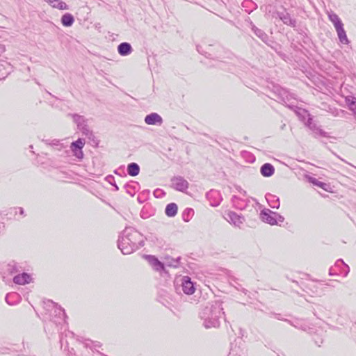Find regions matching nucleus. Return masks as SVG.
<instances>
[{
	"label": "nucleus",
	"mask_w": 356,
	"mask_h": 356,
	"mask_svg": "<svg viewBox=\"0 0 356 356\" xmlns=\"http://www.w3.org/2000/svg\"><path fill=\"white\" fill-rule=\"evenodd\" d=\"M73 121L76 124L77 127L80 131L88 138L93 137L92 131L90 129L87 124V120L82 115L78 114H70Z\"/></svg>",
	"instance_id": "obj_3"
},
{
	"label": "nucleus",
	"mask_w": 356,
	"mask_h": 356,
	"mask_svg": "<svg viewBox=\"0 0 356 356\" xmlns=\"http://www.w3.org/2000/svg\"><path fill=\"white\" fill-rule=\"evenodd\" d=\"M270 206L272 208H278L280 207L279 199H276L275 200H272V203H269Z\"/></svg>",
	"instance_id": "obj_25"
},
{
	"label": "nucleus",
	"mask_w": 356,
	"mask_h": 356,
	"mask_svg": "<svg viewBox=\"0 0 356 356\" xmlns=\"http://www.w3.org/2000/svg\"><path fill=\"white\" fill-rule=\"evenodd\" d=\"M270 197H271V198H273V199H274V198H275V197H274L273 195H269V197H267V198H266V199H267V200H268V202L270 201V199H269Z\"/></svg>",
	"instance_id": "obj_27"
},
{
	"label": "nucleus",
	"mask_w": 356,
	"mask_h": 356,
	"mask_svg": "<svg viewBox=\"0 0 356 356\" xmlns=\"http://www.w3.org/2000/svg\"><path fill=\"white\" fill-rule=\"evenodd\" d=\"M350 108L353 111L356 118V98L352 97L351 102L348 103Z\"/></svg>",
	"instance_id": "obj_24"
},
{
	"label": "nucleus",
	"mask_w": 356,
	"mask_h": 356,
	"mask_svg": "<svg viewBox=\"0 0 356 356\" xmlns=\"http://www.w3.org/2000/svg\"><path fill=\"white\" fill-rule=\"evenodd\" d=\"M309 182L312 183L313 184L317 186H319L322 188H324V186H325L326 184L325 183H323L320 181H318V179H316V178H314V177H309Z\"/></svg>",
	"instance_id": "obj_23"
},
{
	"label": "nucleus",
	"mask_w": 356,
	"mask_h": 356,
	"mask_svg": "<svg viewBox=\"0 0 356 356\" xmlns=\"http://www.w3.org/2000/svg\"><path fill=\"white\" fill-rule=\"evenodd\" d=\"M335 29L339 41L343 44H348L349 40L347 38L346 33L343 29V26L337 27Z\"/></svg>",
	"instance_id": "obj_16"
},
{
	"label": "nucleus",
	"mask_w": 356,
	"mask_h": 356,
	"mask_svg": "<svg viewBox=\"0 0 356 356\" xmlns=\"http://www.w3.org/2000/svg\"><path fill=\"white\" fill-rule=\"evenodd\" d=\"M280 221V222H283L284 221V218L280 216V214H278V216H277V222Z\"/></svg>",
	"instance_id": "obj_26"
},
{
	"label": "nucleus",
	"mask_w": 356,
	"mask_h": 356,
	"mask_svg": "<svg viewBox=\"0 0 356 356\" xmlns=\"http://www.w3.org/2000/svg\"><path fill=\"white\" fill-rule=\"evenodd\" d=\"M252 31L254 32L258 38H259L264 42L267 43V42L268 40V36L264 31L257 28L254 26H253V27H252Z\"/></svg>",
	"instance_id": "obj_22"
},
{
	"label": "nucleus",
	"mask_w": 356,
	"mask_h": 356,
	"mask_svg": "<svg viewBox=\"0 0 356 356\" xmlns=\"http://www.w3.org/2000/svg\"><path fill=\"white\" fill-rule=\"evenodd\" d=\"M145 122L149 125H154L156 124H161L163 120L159 114L152 113L145 118Z\"/></svg>",
	"instance_id": "obj_9"
},
{
	"label": "nucleus",
	"mask_w": 356,
	"mask_h": 356,
	"mask_svg": "<svg viewBox=\"0 0 356 356\" xmlns=\"http://www.w3.org/2000/svg\"><path fill=\"white\" fill-rule=\"evenodd\" d=\"M142 236L136 229L127 227L118 240V248L124 254H129L142 245Z\"/></svg>",
	"instance_id": "obj_1"
},
{
	"label": "nucleus",
	"mask_w": 356,
	"mask_h": 356,
	"mask_svg": "<svg viewBox=\"0 0 356 356\" xmlns=\"http://www.w3.org/2000/svg\"><path fill=\"white\" fill-rule=\"evenodd\" d=\"M227 220L235 226L239 227L241 224H243L244 218L235 212L229 211L227 213Z\"/></svg>",
	"instance_id": "obj_7"
},
{
	"label": "nucleus",
	"mask_w": 356,
	"mask_h": 356,
	"mask_svg": "<svg viewBox=\"0 0 356 356\" xmlns=\"http://www.w3.org/2000/svg\"><path fill=\"white\" fill-rule=\"evenodd\" d=\"M118 51L121 56H127L131 53L132 48L129 43L122 42L118 45Z\"/></svg>",
	"instance_id": "obj_13"
},
{
	"label": "nucleus",
	"mask_w": 356,
	"mask_h": 356,
	"mask_svg": "<svg viewBox=\"0 0 356 356\" xmlns=\"http://www.w3.org/2000/svg\"><path fill=\"white\" fill-rule=\"evenodd\" d=\"M328 18L332 22L335 29L337 27L343 26V24L342 23L341 20L340 19V18L339 17V16L337 14H335L334 13H329Z\"/></svg>",
	"instance_id": "obj_20"
},
{
	"label": "nucleus",
	"mask_w": 356,
	"mask_h": 356,
	"mask_svg": "<svg viewBox=\"0 0 356 356\" xmlns=\"http://www.w3.org/2000/svg\"><path fill=\"white\" fill-rule=\"evenodd\" d=\"M51 7L59 10H67L68 6L60 0H44Z\"/></svg>",
	"instance_id": "obj_15"
},
{
	"label": "nucleus",
	"mask_w": 356,
	"mask_h": 356,
	"mask_svg": "<svg viewBox=\"0 0 356 356\" xmlns=\"http://www.w3.org/2000/svg\"><path fill=\"white\" fill-rule=\"evenodd\" d=\"M277 15L284 24L290 26L291 27H296V20L295 19L291 18L289 13H277Z\"/></svg>",
	"instance_id": "obj_10"
},
{
	"label": "nucleus",
	"mask_w": 356,
	"mask_h": 356,
	"mask_svg": "<svg viewBox=\"0 0 356 356\" xmlns=\"http://www.w3.org/2000/svg\"><path fill=\"white\" fill-rule=\"evenodd\" d=\"M20 214H23L24 213V210L22 208H20Z\"/></svg>",
	"instance_id": "obj_29"
},
{
	"label": "nucleus",
	"mask_w": 356,
	"mask_h": 356,
	"mask_svg": "<svg viewBox=\"0 0 356 356\" xmlns=\"http://www.w3.org/2000/svg\"><path fill=\"white\" fill-rule=\"evenodd\" d=\"M125 187L128 189V188L129 187V184H127V185H126V186H125ZM127 192H128L129 193H131V192H130V191H129L128 190H127Z\"/></svg>",
	"instance_id": "obj_30"
},
{
	"label": "nucleus",
	"mask_w": 356,
	"mask_h": 356,
	"mask_svg": "<svg viewBox=\"0 0 356 356\" xmlns=\"http://www.w3.org/2000/svg\"><path fill=\"white\" fill-rule=\"evenodd\" d=\"M1 66V65H0V67Z\"/></svg>",
	"instance_id": "obj_32"
},
{
	"label": "nucleus",
	"mask_w": 356,
	"mask_h": 356,
	"mask_svg": "<svg viewBox=\"0 0 356 356\" xmlns=\"http://www.w3.org/2000/svg\"><path fill=\"white\" fill-rule=\"evenodd\" d=\"M6 75H7V73H6L5 74H2V77L1 78V79H3L6 77Z\"/></svg>",
	"instance_id": "obj_28"
},
{
	"label": "nucleus",
	"mask_w": 356,
	"mask_h": 356,
	"mask_svg": "<svg viewBox=\"0 0 356 356\" xmlns=\"http://www.w3.org/2000/svg\"><path fill=\"white\" fill-rule=\"evenodd\" d=\"M307 125L309 127V129L313 131V132L316 135H318L323 137H327V134L324 131L323 129H321L319 127H318L316 124L312 123V119H309L307 121Z\"/></svg>",
	"instance_id": "obj_11"
},
{
	"label": "nucleus",
	"mask_w": 356,
	"mask_h": 356,
	"mask_svg": "<svg viewBox=\"0 0 356 356\" xmlns=\"http://www.w3.org/2000/svg\"><path fill=\"white\" fill-rule=\"evenodd\" d=\"M261 174L264 177H270L275 172V168L270 163H265L261 167Z\"/></svg>",
	"instance_id": "obj_14"
},
{
	"label": "nucleus",
	"mask_w": 356,
	"mask_h": 356,
	"mask_svg": "<svg viewBox=\"0 0 356 356\" xmlns=\"http://www.w3.org/2000/svg\"><path fill=\"white\" fill-rule=\"evenodd\" d=\"M85 145V140L83 138H79L77 140L72 143L70 148L74 152V155L78 159H82L83 153L82 148Z\"/></svg>",
	"instance_id": "obj_6"
},
{
	"label": "nucleus",
	"mask_w": 356,
	"mask_h": 356,
	"mask_svg": "<svg viewBox=\"0 0 356 356\" xmlns=\"http://www.w3.org/2000/svg\"><path fill=\"white\" fill-rule=\"evenodd\" d=\"M171 181L172 188L177 191L184 192L188 188V182L182 177H175Z\"/></svg>",
	"instance_id": "obj_5"
},
{
	"label": "nucleus",
	"mask_w": 356,
	"mask_h": 356,
	"mask_svg": "<svg viewBox=\"0 0 356 356\" xmlns=\"http://www.w3.org/2000/svg\"><path fill=\"white\" fill-rule=\"evenodd\" d=\"M127 172L130 176H136L139 174L140 167L136 163H131L127 166Z\"/></svg>",
	"instance_id": "obj_21"
},
{
	"label": "nucleus",
	"mask_w": 356,
	"mask_h": 356,
	"mask_svg": "<svg viewBox=\"0 0 356 356\" xmlns=\"http://www.w3.org/2000/svg\"><path fill=\"white\" fill-rule=\"evenodd\" d=\"M147 259L149 263L152 266V267L156 270H161L163 269V264L158 260L154 256H148Z\"/></svg>",
	"instance_id": "obj_18"
},
{
	"label": "nucleus",
	"mask_w": 356,
	"mask_h": 356,
	"mask_svg": "<svg viewBox=\"0 0 356 356\" xmlns=\"http://www.w3.org/2000/svg\"><path fill=\"white\" fill-rule=\"evenodd\" d=\"M224 312L222 307L218 303L206 307L200 313V317L204 321V325L206 328L216 327L220 325L219 319Z\"/></svg>",
	"instance_id": "obj_2"
},
{
	"label": "nucleus",
	"mask_w": 356,
	"mask_h": 356,
	"mask_svg": "<svg viewBox=\"0 0 356 356\" xmlns=\"http://www.w3.org/2000/svg\"><path fill=\"white\" fill-rule=\"evenodd\" d=\"M177 205L175 203L168 204L165 207V214L169 217L175 216L177 213Z\"/></svg>",
	"instance_id": "obj_19"
},
{
	"label": "nucleus",
	"mask_w": 356,
	"mask_h": 356,
	"mask_svg": "<svg viewBox=\"0 0 356 356\" xmlns=\"http://www.w3.org/2000/svg\"><path fill=\"white\" fill-rule=\"evenodd\" d=\"M31 277L29 274L23 273L14 277L13 282L17 284H25L29 283Z\"/></svg>",
	"instance_id": "obj_12"
},
{
	"label": "nucleus",
	"mask_w": 356,
	"mask_h": 356,
	"mask_svg": "<svg viewBox=\"0 0 356 356\" xmlns=\"http://www.w3.org/2000/svg\"><path fill=\"white\" fill-rule=\"evenodd\" d=\"M113 186L115 187L116 190H118V187L117 186L116 184H113Z\"/></svg>",
	"instance_id": "obj_31"
},
{
	"label": "nucleus",
	"mask_w": 356,
	"mask_h": 356,
	"mask_svg": "<svg viewBox=\"0 0 356 356\" xmlns=\"http://www.w3.org/2000/svg\"><path fill=\"white\" fill-rule=\"evenodd\" d=\"M260 216L264 222L272 225L277 224V216H278V213L266 209L261 211Z\"/></svg>",
	"instance_id": "obj_4"
},
{
	"label": "nucleus",
	"mask_w": 356,
	"mask_h": 356,
	"mask_svg": "<svg viewBox=\"0 0 356 356\" xmlns=\"http://www.w3.org/2000/svg\"><path fill=\"white\" fill-rule=\"evenodd\" d=\"M61 23L64 26H71L74 22V18L70 13H65L61 17Z\"/></svg>",
	"instance_id": "obj_17"
},
{
	"label": "nucleus",
	"mask_w": 356,
	"mask_h": 356,
	"mask_svg": "<svg viewBox=\"0 0 356 356\" xmlns=\"http://www.w3.org/2000/svg\"><path fill=\"white\" fill-rule=\"evenodd\" d=\"M183 291L188 295H191L195 292V287L189 277L185 276L182 282Z\"/></svg>",
	"instance_id": "obj_8"
}]
</instances>
